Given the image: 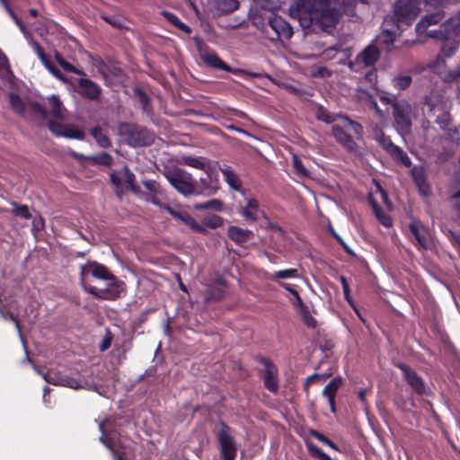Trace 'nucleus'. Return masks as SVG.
Here are the masks:
<instances>
[{
  "label": "nucleus",
  "mask_w": 460,
  "mask_h": 460,
  "mask_svg": "<svg viewBox=\"0 0 460 460\" xmlns=\"http://www.w3.org/2000/svg\"><path fill=\"white\" fill-rule=\"evenodd\" d=\"M289 11L301 27L313 31H330L340 20V13L332 6V0H297Z\"/></svg>",
  "instance_id": "nucleus-1"
},
{
  "label": "nucleus",
  "mask_w": 460,
  "mask_h": 460,
  "mask_svg": "<svg viewBox=\"0 0 460 460\" xmlns=\"http://www.w3.org/2000/svg\"><path fill=\"white\" fill-rule=\"evenodd\" d=\"M332 132L335 140L348 152L355 154L359 152L357 140H361L363 137V127L360 123L343 117V125H334Z\"/></svg>",
  "instance_id": "nucleus-2"
},
{
  "label": "nucleus",
  "mask_w": 460,
  "mask_h": 460,
  "mask_svg": "<svg viewBox=\"0 0 460 460\" xmlns=\"http://www.w3.org/2000/svg\"><path fill=\"white\" fill-rule=\"evenodd\" d=\"M117 129L121 141L131 147L149 146L155 139L153 131L137 124L120 122Z\"/></svg>",
  "instance_id": "nucleus-3"
},
{
  "label": "nucleus",
  "mask_w": 460,
  "mask_h": 460,
  "mask_svg": "<svg viewBox=\"0 0 460 460\" xmlns=\"http://www.w3.org/2000/svg\"><path fill=\"white\" fill-rule=\"evenodd\" d=\"M169 183L181 195H200L202 191L197 190L196 181L192 175L184 169L176 167L164 172Z\"/></svg>",
  "instance_id": "nucleus-4"
},
{
  "label": "nucleus",
  "mask_w": 460,
  "mask_h": 460,
  "mask_svg": "<svg viewBox=\"0 0 460 460\" xmlns=\"http://www.w3.org/2000/svg\"><path fill=\"white\" fill-rule=\"evenodd\" d=\"M420 11L418 0H396L394 6V14L397 27L404 24L409 26L419 15Z\"/></svg>",
  "instance_id": "nucleus-5"
},
{
  "label": "nucleus",
  "mask_w": 460,
  "mask_h": 460,
  "mask_svg": "<svg viewBox=\"0 0 460 460\" xmlns=\"http://www.w3.org/2000/svg\"><path fill=\"white\" fill-rule=\"evenodd\" d=\"M220 430L217 433V438L220 446V453L223 460H235L237 446L234 437L230 434V427L224 421L220 422Z\"/></svg>",
  "instance_id": "nucleus-6"
},
{
  "label": "nucleus",
  "mask_w": 460,
  "mask_h": 460,
  "mask_svg": "<svg viewBox=\"0 0 460 460\" xmlns=\"http://www.w3.org/2000/svg\"><path fill=\"white\" fill-rule=\"evenodd\" d=\"M89 275L102 280L113 279V274L106 266L95 261L88 260L85 264L80 266V283L85 291L86 288L90 286L86 284Z\"/></svg>",
  "instance_id": "nucleus-7"
},
{
  "label": "nucleus",
  "mask_w": 460,
  "mask_h": 460,
  "mask_svg": "<svg viewBox=\"0 0 460 460\" xmlns=\"http://www.w3.org/2000/svg\"><path fill=\"white\" fill-rule=\"evenodd\" d=\"M267 26L272 31V33H270L267 29L265 30L270 40H289L293 35L291 25L278 14H270L267 22Z\"/></svg>",
  "instance_id": "nucleus-8"
},
{
  "label": "nucleus",
  "mask_w": 460,
  "mask_h": 460,
  "mask_svg": "<svg viewBox=\"0 0 460 460\" xmlns=\"http://www.w3.org/2000/svg\"><path fill=\"white\" fill-rule=\"evenodd\" d=\"M111 282L106 288L100 289L94 286L86 288V292L94 297L103 300H116L120 297L125 291V283L119 280L114 275L113 279H109Z\"/></svg>",
  "instance_id": "nucleus-9"
},
{
  "label": "nucleus",
  "mask_w": 460,
  "mask_h": 460,
  "mask_svg": "<svg viewBox=\"0 0 460 460\" xmlns=\"http://www.w3.org/2000/svg\"><path fill=\"white\" fill-rule=\"evenodd\" d=\"M411 106L404 101L394 102L393 116L397 126L403 131H409L411 127Z\"/></svg>",
  "instance_id": "nucleus-10"
},
{
  "label": "nucleus",
  "mask_w": 460,
  "mask_h": 460,
  "mask_svg": "<svg viewBox=\"0 0 460 460\" xmlns=\"http://www.w3.org/2000/svg\"><path fill=\"white\" fill-rule=\"evenodd\" d=\"M396 367L402 371L403 379L418 395L426 394V385L423 378L410 366L398 363Z\"/></svg>",
  "instance_id": "nucleus-11"
},
{
  "label": "nucleus",
  "mask_w": 460,
  "mask_h": 460,
  "mask_svg": "<svg viewBox=\"0 0 460 460\" xmlns=\"http://www.w3.org/2000/svg\"><path fill=\"white\" fill-rule=\"evenodd\" d=\"M48 127L51 133L57 137L77 140H84L85 137L84 132L72 124L64 125L55 120H49Z\"/></svg>",
  "instance_id": "nucleus-12"
},
{
  "label": "nucleus",
  "mask_w": 460,
  "mask_h": 460,
  "mask_svg": "<svg viewBox=\"0 0 460 460\" xmlns=\"http://www.w3.org/2000/svg\"><path fill=\"white\" fill-rule=\"evenodd\" d=\"M259 361L265 368V373L262 376L264 386L270 392L276 393L279 389L278 369L276 366L270 358L265 357L260 358Z\"/></svg>",
  "instance_id": "nucleus-13"
},
{
  "label": "nucleus",
  "mask_w": 460,
  "mask_h": 460,
  "mask_svg": "<svg viewBox=\"0 0 460 460\" xmlns=\"http://www.w3.org/2000/svg\"><path fill=\"white\" fill-rule=\"evenodd\" d=\"M411 176L419 190V193L422 197H429L431 193V187L428 181L425 167L423 165L412 166L411 169Z\"/></svg>",
  "instance_id": "nucleus-14"
},
{
  "label": "nucleus",
  "mask_w": 460,
  "mask_h": 460,
  "mask_svg": "<svg viewBox=\"0 0 460 460\" xmlns=\"http://www.w3.org/2000/svg\"><path fill=\"white\" fill-rule=\"evenodd\" d=\"M77 93L83 98L89 101H98L102 95V88L91 79L79 78L77 82Z\"/></svg>",
  "instance_id": "nucleus-15"
},
{
  "label": "nucleus",
  "mask_w": 460,
  "mask_h": 460,
  "mask_svg": "<svg viewBox=\"0 0 460 460\" xmlns=\"http://www.w3.org/2000/svg\"><path fill=\"white\" fill-rule=\"evenodd\" d=\"M379 58V49L375 44H370L357 56L355 62L363 65L364 67H370L377 62Z\"/></svg>",
  "instance_id": "nucleus-16"
},
{
  "label": "nucleus",
  "mask_w": 460,
  "mask_h": 460,
  "mask_svg": "<svg viewBox=\"0 0 460 460\" xmlns=\"http://www.w3.org/2000/svg\"><path fill=\"white\" fill-rule=\"evenodd\" d=\"M409 229L421 248L428 249L429 247L428 231L420 220H412L409 225Z\"/></svg>",
  "instance_id": "nucleus-17"
},
{
  "label": "nucleus",
  "mask_w": 460,
  "mask_h": 460,
  "mask_svg": "<svg viewBox=\"0 0 460 460\" xmlns=\"http://www.w3.org/2000/svg\"><path fill=\"white\" fill-rule=\"evenodd\" d=\"M444 18L445 13L443 11H438L423 16L415 27L418 36L423 35L429 26L439 23Z\"/></svg>",
  "instance_id": "nucleus-18"
},
{
  "label": "nucleus",
  "mask_w": 460,
  "mask_h": 460,
  "mask_svg": "<svg viewBox=\"0 0 460 460\" xmlns=\"http://www.w3.org/2000/svg\"><path fill=\"white\" fill-rule=\"evenodd\" d=\"M227 236L237 245H243L253 238L252 230L243 229L236 226H230L227 229Z\"/></svg>",
  "instance_id": "nucleus-19"
},
{
  "label": "nucleus",
  "mask_w": 460,
  "mask_h": 460,
  "mask_svg": "<svg viewBox=\"0 0 460 460\" xmlns=\"http://www.w3.org/2000/svg\"><path fill=\"white\" fill-rule=\"evenodd\" d=\"M202 61L210 67L233 73V68L215 51H207L201 55Z\"/></svg>",
  "instance_id": "nucleus-20"
},
{
  "label": "nucleus",
  "mask_w": 460,
  "mask_h": 460,
  "mask_svg": "<svg viewBox=\"0 0 460 460\" xmlns=\"http://www.w3.org/2000/svg\"><path fill=\"white\" fill-rule=\"evenodd\" d=\"M394 33L389 30H384L381 33H379L375 40L374 44L379 49H384L386 51L392 49L393 45L394 43Z\"/></svg>",
  "instance_id": "nucleus-21"
},
{
  "label": "nucleus",
  "mask_w": 460,
  "mask_h": 460,
  "mask_svg": "<svg viewBox=\"0 0 460 460\" xmlns=\"http://www.w3.org/2000/svg\"><path fill=\"white\" fill-rule=\"evenodd\" d=\"M259 212H261L259 201L256 199H250L246 205L242 208L241 215L247 220L255 222L259 218ZM263 211H261V213Z\"/></svg>",
  "instance_id": "nucleus-22"
},
{
  "label": "nucleus",
  "mask_w": 460,
  "mask_h": 460,
  "mask_svg": "<svg viewBox=\"0 0 460 460\" xmlns=\"http://www.w3.org/2000/svg\"><path fill=\"white\" fill-rule=\"evenodd\" d=\"M219 169L224 176V180L230 186V188L234 190H240L242 188V182L234 170L226 164H224L223 167H220Z\"/></svg>",
  "instance_id": "nucleus-23"
},
{
  "label": "nucleus",
  "mask_w": 460,
  "mask_h": 460,
  "mask_svg": "<svg viewBox=\"0 0 460 460\" xmlns=\"http://www.w3.org/2000/svg\"><path fill=\"white\" fill-rule=\"evenodd\" d=\"M226 294V286L224 283H217L209 286L205 292V301H220Z\"/></svg>",
  "instance_id": "nucleus-24"
},
{
  "label": "nucleus",
  "mask_w": 460,
  "mask_h": 460,
  "mask_svg": "<svg viewBox=\"0 0 460 460\" xmlns=\"http://www.w3.org/2000/svg\"><path fill=\"white\" fill-rule=\"evenodd\" d=\"M424 34L429 38L439 40L441 41L448 38V35H454L453 31L451 30V24H449V19L442 23L439 29L430 31L427 30Z\"/></svg>",
  "instance_id": "nucleus-25"
},
{
  "label": "nucleus",
  "mask_w": 460,
  "mask_h": 460,
  "mask_svg": "<svg viewBox=\"0 0 460 460\" xmlns=\"http://www.w3.org/2000/svg\"><path fill=\"white\" fill-rule=\"evenodd\" d=\"M215 9L221 14H228L239 8L238 0H212Z\"/></svg>",
  "instance_id": "nucleus-26"
},
{
  "label": "nucleus",
  "mask_w": 460,
  "mask_h": 460,
  "mask_svg": "<svg viewBox=\"0 0 460 460\" xmlns=\"http://www.w3.org/2000/svg\"><path fill=\"white\" fill-rule=\"evenodd\" d=\"M50 106V114L59 119H66V109L58 95L52 94L48 98Z\"/></svg>",
  "instance_id": "nucleus-27"
},
{
  "label": "nucleus",
  "mask_w": 460,
  "mask_h": 460,
  "mask_svg": "<svg viewBox=\"0 0 460 460\" xmlns=\"http://www.w3.org/2000/svg\"><path fill=\"white\" fill-rule=\"evenodd\" d=\"M162 16L175 28L180 31L185 32L186 34H190L191 28L181 21V19L173 13L169 11H162Z\"/></svg>",
  "instance_id": "nucleus-28"
},
{
  "label": "nucleus",
  "mask_w": 460,
  "mask_h": 460,
  "mask_svg": "<svg viewBox=\"0 0 460 460\" xmlns=\"http://www.w3.org/2000/svg\"><path fill=\"white\" fill-rule=\"evenodd\" d=\"M375 140L389 154L396 146L393 143L389 136H386L382 128L376 127L374 129Z\"/></svg>",
  "instance_id": "nucleus-29"
},
{
  "label": "nucleus",
  "mask_w": 460,
  "mask_h": 460,
  "mask_svg": "<svg viewBox=\"0 0 460 460\" xmlns=\"http://www.w3.org/2000/svg\"><path fill=\"white\" fill-rule=\"evenodd\" d=\"M9 102L12 110L19 116L25 117L26 105L22 97L14 93H10Z\"/></svg>",
  "instance_id": "nucleus-30"
},
{
  "label": "nucleus",
  "mask_w": 460,
  "mask_h": 460,
  "mask_svg": "<svg viewBox=\"0 0 460 460\" xmlns=\"http://www.w3.org/2000/svg\"><path fill=\"white\" fill-rule=\"evenodd\" d=\"M123 172L126 188L136 195L140 194L141 190L137 183L135 174L129 170V168L127 165L123 167Z\"/></svg>",
  "instance_id": "nucleus-31"
},
{
  "label": "nucleus",
  "mask_w": 460,
  "mask_h": 460,
  "mask_svg": "<svg viewBox=\"0 0 460 460\" xmlns=\"http://www.w3.org/2000/svg\"><path fill=\"white\" fill-rule=\"evenodd\" d=\"M299 271L297 269L290 268L286 270H278L274 273H268L266 279L271 281H278L281 279H293L298 278Z\"/></svg>",
  "instance_id": "nucleus-32"
},
{
  "label": "nucleus",
  "mask_w": 460,
  "mask_h": 460,
  "mask_svg": "<svg viewBox=\"0 0 460 460\" xmlns=\"http://www.w3.org/2000/svg\"><path fill=\"white\" fill-rule=\"evenodd\" d=\"M453 36L454 35H448V38L442 41L440 49L446 58L452 57L458 49V42Z\"/></svg>",
  "instance_id": "nucleus-33"
},
{
  "label": "nucleus",
  "mask_w": 460,
  "mask_h": 460,
  "mask_svg": "<svg viewBox=\"0 0 460 460\" xmlns=\"http://www.w3.org/2000/svg\"><path fill=\"white\" fill-rule=\"evenodd\" d=\"M91 135L100 146L103 148L111 146V139L106 134L103 133L102 128L100 126L93 127L91 129Z\"/></svg>",
  "instance_id": "nucleus-34"
},
{
  "label": "nucleus",
  "mask_w": 460,
  "mask_h": 460,
  "mask_svg": "<svg viewBox=\"0 0 460 460\" xmlns=\"http://www.w3.org/2000/svg\"><path fill=\"white\" fill-rule=\"evenodd\" d=\"M343 379L341 376L332 378L323 388V395L325 397L336 396L339 388L341 386Z\"/></svg>",
  "instance_id": "nucleus-35"
},
{
  "label": "nucleus",
  "mask_w": 460,
  "mask_h": 460,
  "mask_svg": "<svg viewBox=\"0 0 460 460\" xmlns=\"http://www.w3.org/2000/svg\"><path fill=\"white\" fill-rule=\"evenodd\" d=\"M412 83V78L409 75H398L392 79V85L398 91L408 89Z\"/></svg>",
  "instance_id": "nucleus-36"
},
{
  "label": "nucleus",
  "mask_w": 460,
  "mask_h": 460,
  "mask_svg": "<svg viewBox=\"0 0 460 460\" xmlns=\"http://www.w3.org/2000/svg\"><path fill=\"white\" fill-rule=\"evenodd\" d=\"M392 157L397 161H399L402 164L406 167H411V160L409 155L403 151L400 146H395L393 150L389 153Z\"/></svg>",
  "instance_id": "nucleus-37"
},
{
  "label": "nucleus",
  "mask_w": 460,
  "mask_h": 460,
  "mask_svg": "<svg viewBox=\"0 0 460 460\" xmlns=\"http://www.w3.org/2000/svg\"><path fill=\"white\" fill-rule=\"evenodd\" d=\"M194 208L197 210L210 209L214 211H222L224 204L221 200L214 199L206 202L197 203Z\"/></svg>",
  "instance_id": "nucleus-38"
},
{
  "label": "nucleus",
  "mask_w": 460,
  "mask_h": 460,
  "mask_svg": "<svg viewBox=\"0 0 460 460\" xmlns=\"http://www.w3.org/2000/svg\"><path fill=\"white\" fill-rule=\"evenodd\" d=\"M185 225H187L191 230L200 233V234H206L207 229L199 224L193 217H191L188 213H184L183 217L181 220Z\"/></svg>",
  "instance_id": "nucleus-39"
},
{
  "label": "nucleus",
  "mask_w": 460,
  "mask_h": 460,
  "mask_svg": "<svg viewBox=\"0 0 460 460\" xmlns=\"http://www.w3.org/2000/svg\"><path fill=\"white\" fill-rule=\"evenodd\" d=\"M182 162L188 166L203 170L208 172V168L203 157L184 156L182 157Z\"/></svg>",
  "instance_id": "nucleus-40"
},
{
  "label": "nucleus",
  "mask_w": 460,
  "mask_h": 460,
  "mask_svg": "<svg viewBox=\"0 0 460 460\" xmlns=\"http://www.w3.org/2000/svg\"><path fill=\"white\" fill-rule=\"evenodd\" d=\"M309 435L314 438L319 440L320 442L323 443L324 445L328 446L332 449L341 452L340 447L332 440H331L330 438H328L326 436L317 431L316 429H310Z\"/></svg>",
  "instance_id": "nucleus-41"
},
{
  "label": "nucleus",
  "mask_w": 460,
  "mask_h": 460,
  "mask_svg": "<svg viewBox=\"0 0 460 460\" xmlns=\"http://www.w3.org/2000/svg\"><path fill=\"white\" fill-rule=\"evenodd\" d=\"M91 160L95 164L103 165L107 167L111 166L113 164V157L107 152H101L99 154L93 155L91 157Z\"/></svg>",
  "instance_id": "nucleus-42"
},
{
  "label": "nucleus",
  "mask_w": 460,
  "mask_h": 460,
  "mask_svg": "<svg viewBox=\"0 0 460 460\" xmlns=\"http://www.w3.org/2000/svg\"><path fill=\"white\" fill-rule=\"evenodd\" d=\"M223 223L224 219L220 216L213 214L203 218L202 226L205 228L207 226L211 229H216L222 226Z\"/></svg>",
  "instance_id": "nucleus-43"
},
{
  "label": "nucleus",
  "mask_w": 460,
  "mask_h": 460,
  "mask_svg": "<svg viewBox=\"0 0 460 460\" xmlns=\"http://www.w3.org/2000/svg\"><path fill=\"white\" fill-rule=\"evenodd\" d=\"M315 117L317 119L331 124L335 121L334 114L331 113L326 108L323 106H319L316 110Z\"/></svg>",
  "instance_id": "nucleus-44"
},
{
  "label": "nucleus",
  "mask_w": 460,
  "mask_h": 460,
  "mask_svg": "<svg viewBox=\"0 0 460 460\" xmlns=\"http://www.w3.org/2000/svg\"><path fill=\"white\" fill-rule=\"evenodd\" d=\"M208 174V177L207 178H200L199 179V185L197 186V190H199V191H202L201 194L203 193H208V194H210V193H214L216 191V187H213L211 185L212 183V181L210 179V174L209 172H207Z\"/></svg>",
  "instance_id": "nucleus-45"
},
{
  "label": "nucleus",
  "mask_w": 460,
  "mask_h": 460,
  "mask_svg": "<svg viewBox=\"0 0 460 460\" xmlns=\"http://www.w3.org/2000/svg\"><path fill=\"white\" fill-rule=\"evenodd\" d=\"M102 19L116 29H128L122 18L117 15L102 14Z\"/></svg>",
  "instance_id": "nucleus-46"
},
{
  "label": "nucleus",
  "mask_w": 460,
  "mask_h": 460,
  "mask_svg": "<svg viewBox=\"0 0 460 460\" xmlns=\"http://www.w3.org/2000/svg\"><path fill=\"white\" fill-rule=\"evenodd\" d=\"M61 385L73 389H79L83 387V380L69 376H63L60 377Z\"/></svg>",
  "instance_id": "nucleus-47"
},
{
  "label": "nucleus",
  "mask_w": 460,
  "mask_h": 460,
  "mask_svg": "<svg viewBox=\"0 0 460 460\" xmlns=\"http://www.w3.org/2000/svg\"><path fill=\"white\" fill-rule=\"evenodd\" d=\"M0 315L4 320H11L14 323L18 333L22 336V327L17 314L11 311H4L0 306Z\"/></svg>",
  "instance_id": "nucleus-48"
},
{
  "label": "nucleus",
  "mask_w": 460,
  "mask_h": 460,
  "mask_svg": "<svg viewBox=\"0 0 460 460\" xmlns=\"http://www.w3.org/2000/svg\"><path fill=\"white\" fill-rule=\"evenodd\" d=\"M13 212L15 217H21L23 219H31V214L29 210V207L27 205H24V204L19 205L15 202H13Z\"/></svg>",
  "instance_id": "nucleus-49"
},
{
  "label": "nucleus",
  "mask_w": 460,
  "mask_h": 460,
  "mask_svg": "<svg viewBox=\"0 0 460 460\" xmlns=\"http://www.w3.org/2000/svg\"><path fill=\"white\" fill-rule=\"evenodd\" d=\"M29 107H30V110L39 115L41 119H47L48 117V111L46 110V108L40 102H31L30 104H29Z\"/></svg>",
  "instance_id": "nucleus-50"
},
{
  "label": "nucleus",
  "mask_w": 460,
  "mask_h": 460,
  "mask_svg": "<svg viewBox=\"0 0 460 460\" xmlns=\"http://www.w3.org/2000/svg\"><path fill=\"white\" fill-rule=\"evenodd\" d=\"M375 215L381 225L385 227L392 226L393 219L386 212L384 211L383 208L379 209V211H376Z\"/></svg>",
  "instance_id": "nucleus-51"
},
{
  "label": "nucleus",
  "mask_w": 460,
  "mask_h": 460,
  "mask_svg": "<svg viewBox=\"0 0 460 460\" xmlns=\"http://www.w3.org/2000/svg\"><path fill=\"white\" fill-rule=\"evenodd\" d=\"M142 184L153 195L160 193V184L155 180H142Z\"/></svg>",
  "instance_id": "nucleus-52"
},
{
  "label": "nucleus",
  "mask_w": 460,
  "mask_h": 460,
  "mask_svg": "<svg viewBox=\"0 0 460 460\" xmlns=\"http://www.w3.org/2000/svg\"><path fill=\"white\" fill-rule=\"evenodd\" d=\"M262 218L265 220L267 224V229L278 233L280 236L285 235V230L280 226L271 222L270 217L264 212H262Z\"/></svg>",
  "instance_id": "nucleus-53"
},
{
  "label": "nucleus",
  "mask_w": 460,
  "mask_h": 460,
  "mask_svg": "<svg viewBox=\"0 0 460 460\" xmlns=\"http://www.w3.org/2000/svg\"><path fill=\"white\" fill-rule=\"evenodd\" d=\"M292 164H293L294 168L296 169V171L299 174L304 175V176H308L309 175L308 170L305 168V166L304 165L302 160L298 156H296V155L293 156V158H292Z\"/></svg>",
  "instance_id": "nucleus-54"
},
{
  "label": "nucleus",
  "mask_w": 460,
  "mask_h": 460,
  "mask_svg": "<svg viewBox=\"0 0 460 460\" xmlns=\"http://www.w3.org/2000/svg\"><path fill=\"white\" fill-rule=\"evenodd\" d=\"M460 79V65L455 69L445 73L443 80L447 83H452Z\"/></svg>",
  "instance_id": "nucleus-55"
},
{
  "label": "nucleus",
  "mask_w": 460,
  "mask_h": 460,
  "mask_svg": "<svg viewBox=\"0 0 460 460\" xmlns=\"http://www.w3.org/2000/svg\"><path fill=\"white\" fill-rule=\"evenodd\" d=\"M137 93L138 95V98H139V102L142 105V109L144 111H148L149 110V107H150V98L149 96L146 94V92H144L143 90L137 88Z\"/></svg>",
  "instance_id": "nucleus-56"
},
{
  "label": "nucleus",
  "mask_w": 460,
  "mask_h": 460,
  "mask_svg": "<svg viewBox=\"0 0 460 460\" xmlns=\"http://www.w3.org/2000/svg\"><path fill=\"white\" fill-rule=\"evenodd\" d=\"M429 67L433 72L441 75L442 70H444L446 67L445 58L438 57L436 59V61H434L431 65H429Z\"/></svg>",
  "instance_id": "nucleus-57"
},
{
  "label": "nucleus",
  "mask_w": 460,
  "mask_h": 460,
  "mask_svg": "<svg viewBox=\"0 0 460 460\" xmlns=\"http://www.w3.org/2000/svg\"><path fill=\"white\" fill-rule=\"evenodd\" d=\"M449 24L455 36L460 35V11L455 17L449 18Z\"/></svg>",
  "instance_id": "nucleus-58"
},
{
  "label": "nucleus",
  "mask_w": 460,
  "mask_h": 460,
  "mask_svg": "<svg viewBox=\"0 0 460 460\" xmlns=\"http://www.w3.org/2000/svg\"><path fill=\"white\" fill-rule=\"evenodd\" d=\"M55 58L58 65L66 72H71L74 69V65L66 61L60 53L56 52Z\"/></svg>",
  "instance_id": "nucleus-59"
},
{
  "label": "nucleus",
  "mask_w": 460,
  "mask_h": 460,
  "mask_svg": "<svg viewBox=\"0 0 460 460\" xmlns=\"http://www.w3.org/2000/svg\"><path fill=\"white\" fill-rule=\"evenodd\" d=\"M95 66L98 72L103 75V77H107L109 73L111 72L109 66L102 58H98L95 60Z\"/></svg>",
  "instance_id": "nucleus-60"
},
{
  "label": "nucleus",
  "mask_w": 460,
  "mask_h": 460,
  "mask_svg": "<svg viewBox=\"0 0 460 460\" xmlns=\"http://www.w3.org/2000/svg\"><path fill=\"white\" fill-rule=\"evenodd\" d=\"M302 314H303L304 322L306 324V326H308L309 328H312V329L316 327L317 322H316L315 318L313 317L309 314L306 307L302 310Z\"/></svg>",
  "instance_id": "nucleus-61"
},
{
  "label": "nucleus",
  "mask_w": 460,
  "mask_h": 460,
  "mask_svg": "<svg viewBox=\"0 0 460 460\" xmlns=\"http://www.w3.org/2000/svg\"><path fill=\"white\" fill-rule=\"evenodd\" d=\"M340 281L341 283V286H342V290H343V295H344V298L350 304L352 305V301L350 299V289H349V285L347 281V279L344 277V276H341L340 277Z\"/></svg>",
  "instance_id": "nucleus-62"
},
{
  "label": "nucleus",
  "mask_w": 460,
  "mask_h": 460,
  "mask_svg": "<svg viewBox=\"0 0 460 460\" xmlns=\"http://www.w3.org/2000/svg\"><path fill=\"white\" fill-rule=\"evenodd\" d=\"M60 377H63V376H59L55 372H49L44 376V379L48 383L55 385H61Z\"/></svg>",
  "instance_id": "nucleus-63"
},
{
  "label": "nucleus",
  "mask_w": 460,
  "mask_h": 460,
  "mask_svg": "<svg viewBox=\"0 0 460 460\" xmlns=\"http://www.w3.org/2000/svg\"><path fill=\"white\" fill-rule=\"evenodd\" d=\"M330 232L331 234L338 241V243L342 246V248L347 253L353 254L352 250L348 246L344 240L333 230L332 227H330Z\"/></svg>",
  "instance_id": "nucleus-64"
}]
</instances>
